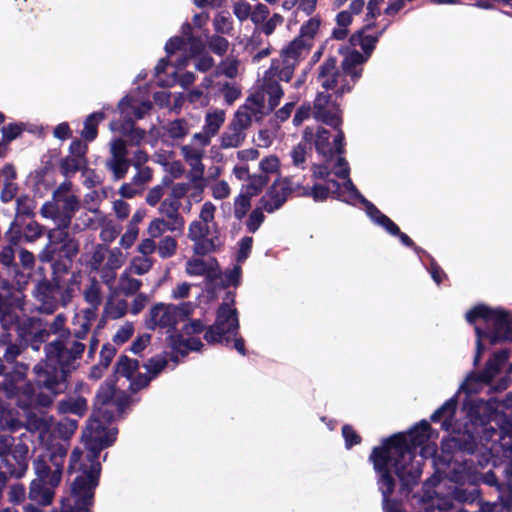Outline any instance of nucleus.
<instances>
[{"label":"nucleus","mask_w":512,"mask_h":512,"mask_svg":"<svg viewBox=\"0 0 512 512\" xmlns=\"http://www.w3.org/2000/svg\"><path fill=\"white\" fill-rule=\"evenodd\" d=\"M170 60L166 59L159 60L155 67V74L158 78V84L161 86H173L176 83L182 87H188L195 81V75L193 72L179 73V70L175 65V60L169 57Z\"/></svg>","instance_id":"5701e85b"},{"label":"nucleus","mask_w":512,"mask_h":512,"mask_svg":"<svg viewBox=\"0 0 512 512\" xmlns=\"http://www.w3.org/2000/svg\"><path fill=\"white\" fill-rule=\"evenodd\" d=\"M456 396L448 399L432 415L431 421L440 423L444 431L452 435L442 441L444 463L451 464L443 478L435 484L436 497L424 512H449L453 502L472 504L480 497L477 485H497L495 474L488 467L492 459L493 445L498 429L492 423L493 407L490 402L471 400L465 404L468 421L461 431L455 419Z\"/></svg>","instance_id":"f257e3e1"},{"label":"nucleus","mask_w":512,"mask_h":512,"mask_svg":"<svg viewBox=\"0 0 512 512\" xmlns=\"http://www.w3.org/2000/svg\"><path fill=\"white\" fill-rule=\"evenodd\" d=\"M264 211L265 210L259 205L252 210L246 220V228L248 232L255 233L260 228L261 224L265 220Z\"/></svg>","instance_id":"69168bd1"},{"label":"nucleus","mask_w":512,"mask_h":512,"mask_svg":"<svg viewBox=\"0 0 512 512\" xmlns=\"http://www.w3.org/2000/svg\"><path fill=\"white\" fill-rule=\"evenodd\" d=\"M192 30L191 24L186 22L181 27L182 36H175L166 43L165 51L168 57H174L180 53L186 55L187 51L195 54L205 48L203 40L194 36Z\"/></svg>","instance_id":"412c9836"},{"label":"nucleus","mask_w":512,"mask_h":512,"mask_svg":"<svg viewBox=\"0 0 512 512\" xmlns=\"http://www.w3.org/2000/svg\"><path fill=\"white\" fill-rule=\"evenodd\" d=\"M98 226L101 227L100 238L105 243L113 242L121 231V226L105 216L100 220Z\"/></svg>","instance_id":"864d4df0"},{"label":"nucleus","mask_w":512,"mask_h":512,"mask_svg":"<svg viewBox=\"0 0 512 512\" xmlns=\"http://www.w3.org/2000/svg\"><path fill=\"white\" fill-rule=\"evenodd\" d=\"M332 95L326 92H318L313 105V116L332 128L341 126V110L339 105L332 101Z\"/></svg>","instance_id":"b1692460"},{"label":"nucleus","mask_w":512,"mask_h":512,"mask_svg":"<svg viewBox=\"0 0 512 512\" xmlns=\"http://www.w3.org/2000/svg\"><path fill=\"white\" fill-rule=\"evenodd\" d=\"M67 317L64 313L57 314L54 319L44 328L48 332V339L51 335H56L54 341L67 339L70 335V329L66 327Z\"/></svg>","instance_id":"a18cd8bd"},{"label":"nucleus","mask_w":512,"mask_h":512,"mask_svg":"<svg viewBox=\"0 0 512 512\" xmlns=\"http://www.w3.org/2000/svg\"><path fill=\"white\" fill-rule=\"evenodd\" d=\"M496 443L500 441L505 457L509 458V463L505 468V474L509 480L512 479V425L509 421L499 426Z\"/></svg>","instance_id":"4c0bfd02"},{"label":"nucleus","mask_w":512,"mask_h":512,"mask_svg":"<svg viewBox=\"0 0 512 512\" xmlns=\"http://www.w3.org/2000/svg\"><path fill=\"white\" fill-rule=\"evenodd\" d=\"M183 226L174 223L172 220L165 219L164 217L154 218L148 225L147 234L151 238H162L163 234L167 231H176L182 229Z\"/></svg>","instance_id":"37998d69"},{"label":"nucleus","mask_w":512,"mask_h":512,"mask_svg":"<svg viewBox=\"0 0 512 512\" xmlns=\"http://www.w3.org/2000/svg\"><path fill=\"white\" fill-rule=\"evenodd\" d=\"M226 119V113L222 109H210L207 111L202 130L196 133V138L204 144H210L213 137H215Z\"/></svg>","instance_id":"c85d7f7f"},{"label":"nucleus","mask_w":512,"mask_h":512,"mask_svg":"<svg viewBox=\"0 0 512 512\" xmlns=\"http://www.w3.org/2000/svg\"><path fill=\"white\" fill-rule=\"evenodd\" d=\"M33 294L37 302V309L41 313L52 314L60 303L63 306L67 304L65 291L60 286L48 281L39 282L34 288Z\"/></svg>","instance_id":"aec40b11"},{"label":"nucleus","mask_w":512,"mask_h":512,"mask_svg":"<svg viewBox=\"0 0 512 512\" xmlns=\"http://www.w3.org/2000/svg\"><path fill=\"white\" fill-rule=\"evenodd\" d=\"M13 313L17 316L16 322H14L13 325H10L8 329H5L2 326L5 332L0 336V352L3 353V358L7 363H13L21 353V347L12 343L11 335L9 333L11 329L19 328V315L14 308Z\"/></svg>","instance_id":"c9c22d12"},{"label":"nucleus","mask_w":512,"mask_h":512,"mask_svg":"<svg viewBox=\"0 0 512 512\" xmlns=\"http://www.w3.org/2000/svg\"><path fill=\"white\" fill-rule=\"evenodd\" d=\"M187 237L193 243V252L198 256L213 253L222 245L219 226L214 229L209 223L196 219L189 224Z\"/></svg>","instance_id":"dca6fc26"},{"label":"nucleus","mask_w":512,"mask_h":512,"mask_svg":"<svg viewBox=\"0 0 512 512\" xmlns=\"http://www.w3.org/2000/svg\"><path fill=\"white\" fill-rule=\"evenodd\" d=\"M320 26L321 19L318 16L311 17L306 21L301 26L299 37L282 49L280 58L272 61L264 76L272 81H290L295 67L308 54L311 40L318 33Z\"/></svg>","instance_id":"9b49d317"},{"label":"nucleus","mask_w":512,"mask_h":512,"mask_svg":"<svg viewBox=\"0 0 512 512\" xmlns=\"http://www.w3.org/2000/svg\"><path fill=\"white\" fill-rule=\"evenodd\" d=\"M57 409L60 414L71 413L78 417H82L87 410V401L83 397L69 398L67 400L60 401Z\"/></svg>","instance_id":"c03bdc74"},{"label":"nucleus","mask_w":512,"mask_h":512,"mask_svg":"<svg viewBox=\"0 0 512 512\" xmlns=\"http://www.w3.org/2000/svg\"><path fill=\"white\" fill-rule=\"evenodd\" d=\"M107 248L101 244H97L93 252L88 260V265L91 270H100V268L104 265V261L106 259Z\"/></svg>","instance_id":"338daca9"},{"label":"nucleus","mask_w":512,"mask_h":512,"mask_svg":"<svg viewBox=\"0 0 512 512\" xmlns=\"http://www.w3.org/2000/svg\"><path fill=\"white\" fill-rule=\"evenodd\" d=\"M132 273L127 269L120 275L117 291L125 296H132L138 292L142 282L139 279L132 277Z\"/></svg>","instance_id":"09e8293b"},{"label":"nucleus","mask_w":512,"mask_h":512,"mask_svg":"<svg viewBox=\"0 0 512 512\" xmlns=\"http://www.w3.org/2000/svg\"><path fill=\"white\" fill-rule=\"evenodd\" d=\"M366 215L377 226L382 227L387 233L397 236L401 243L407 247H413L416 253L421 257V254L427 253L419 247L414 245L413 240L405 233H402L399 227L385 214H383L373 203H368L365 210Z\"/></svg>","instance_id":"a878e982"},{"label":"nucleus","mask_w":512,"mask_h":512,"mask_svg":"<svg viewBox=\"0 0 512 512\" xmlns=\"http://www.w3.org/2000/svg\"><path fill=\"white\" fill-rule=\"evenodd\" d=\"M438 437L428 421L422 420L407 434H396L382 442V446L375 447L370 460L375 466L376 460L384 462V469L397 475L402 483V489L407 493L415 485L422 474V460L431 458L436 471L427 482L435 484L444 476L451 464L441 460L443 450L437 454L434 439Z\"/></svg>","instance_id":"f03ea898"},{"label":"nucleus","mask_w":512,"mask_h":512,"mask_svg":"<svg viewBox=\"0 0 512 512\" xmlns=\"http://www.w3.org/2000/svg\"><path fill=\"white\" fill-rule=\"evenodd\" d=\"M510 352L507 349L500 350L494 353L486 362L484 369L481 372L470 373L465 381L460 386L458 393H465L466 397L463 401V410L465 411V404L471 400H480L490 402L493 407L492 420H496V425L499 424L504 412H499V406L509 408L512 406V393L506 395L505 399L499 401L497 398H489L484 400L474 396L485 388L490 391H503L506 390L510 384V374L512 373V363L505 370L504 367L509 358Z\"/></svg>","instance_id":"0eeeda50"},{"label":"nucleus","mask_w":512,"mask_h":512,"mask_svg":"<svg viewBox=\"0 0 512 512\" xmlns=\"http://www.w3.org/2000/svg\"><path fill=\"white\" fill-rule=\"evenodd\" d=\"M336 134L333 136V140L330 141L331 135L329 130L322 127H306L305 130L312 132V137L309 140V145H313L316 151L324 158L325 163L323 165L333 166L343 150L344 134L340 130V127L334 128Z\"/></svg>","instance_id":"f3484780"},{"label":"nucleus","mask_w":512,"mask_h":512,"mask_svg":"<svg viewBox=\"0 0 512 512\" xmlns=\"http://www.w3.org/2000/svg\"><path fill=\"white\" fill-rule=\"evenodd\" d=\"M27 471V464H21L10 454L0 456V484H4L9 477L21 478Z\"/></svg>","instance_id":"e433bc0d"},{"label":"nucleus","mask_w":512,"mask_h":512,"mask_svg":"<svg viewBox=\"0 0 512 512\" xmlns=\"http://www.w3.org/2000/svg\"><path fill=\"white\" fill-rule=\"evenodd\" d=\"M41 408L36 406L26 409V431L23 432L19 438V442L14 445L10 455L14 457L21 464L28 465V458L31 445L34 444V438L43 446L38 450V454L45 452L48 446L54 443L50 442L51 438V419L46 413H36L33 409Z\"/></svg>","instance_id":"f8f14e48"},{"label":"nucleus","mask_w":512,"mask_h":512,"mask_svg":"<svg viewBox=\"0 0 512 512\" xmlns=\"http://www.w3.org/2000/svg\"><path fill=\"white\" fill-rule=\"evenodd\" d=\"M311 137L312 132L310 130H304L301 141L290 151L292 164L298 169L303 170L306 167L307 156L312 150L311 146L309 145V140Z\"/></svg>","instance_id":"ea45409f"},{"label":"nucleus","mask_w":512,"mask_h":512,"mask_svg":"<svg viewBox=\"0 0 512 512\" xmlns=\"http://www.w3.org/2000/svg\"><path fill=\"white\" fill-rule=\"evenodd\" d=\"M251 197L247 193L239 194L234 200V217L241 221L251 208Z\"/></svg>","instance_id":"bf43d9fd"},{"label":"nucleus","mask_w":512,"mask_h":512,"mask_svg":"<svg viewBox=\"0 0 512 512\" xmlns=\"http://www.w3.org/2000/svg\"><path fill=\"white\" fill-rule=\"evenodd\" d=\"M138 369V361L127 356H121L116 364V374L125 377L128 381Z\"/></svg>","instance_id":"5fc2aeb1"},{"label":"nucleus","mask_w":512,"mask_h":512,"mask_svg":"<svg viewBox=\"0 0 512 512\" xmlns=\"http://www.w3.org/2000/svg\"><path fill=\"white\" fill-rule=\"evenodd\" d=\"M75 326L67 339L45 344V359L34 366L33 372L38 386L46 388L48 393H41L36 398L34 395H28V402H25V405L36 402L42 406H49L56 395L67 389V378L80 365L86 349L82 341L86 339L92 325L77 321Z\"/></svg>","instance_id":"20e7f679"},{"label":"nucleus","mask_w":512,"mask_h":512,"mask_svg":"<svg viewBox=\"0 0 512 512\" xmlns=\"http://www.w3.org/2000/svg\"><path fill=\"white\" fill-rule=\"evenodd\" d=\"M129 404L130 399L126 394L117 392L111 385H105L101 386L97 393L93 413L107 416L108 419H115L124 414Z\"/></svg>","instance_id":"a211bd4d"},{"label":"nucleus","mask_w":512,"mask_h":512,"mask_svg":"<svg viewBox=\"0 0 512 512\" xmlns=\"http://www.w3.org/2000/svg\"><path fill=\"white\" fill-rule=\"evenodd\" d=\"M269 182V178L261 175L260 173L254 174L249 177V182L246 186V193L250 196L257 195Z\"/></svg>","instance_id":"774afa93"},{"label":"nucleus","mask_w":512,"mask_h":512,"mask_svg":"<svg viewBox=\"0 0 512 512\" xmlns=\"http://www.w3.org/2000/svg\"><path fill=\"white\" fill-rule=\"evenodd\" d=\"M209 145L198 140L195 133L191 141L180 148V154L190 168L189 178L192 183L204 180L205 165L203 159L206 154V147Z\"/></svg>","instance_id":"6ab92c4d"},{"label":"nucleus","mask_w":512,"mask_h":512,"mask_svg":"<svg viewBox=\"0 0 512 512\" xmlns=\"http://www.w3.org/2000/svg\"><path fill=\"white\" fill-rule=\"evenodd\" d=\"M164 132L173 140L183 139L190 131V125L185 119H176L163 126Z\"/></svg>","instance_id":"3c124183"},{"label":"nucleus","mask_w":512,"mask_h":512,"mask_svg":"<svg viewBox=\"0 0 512 512\" xmlns=\"http://www.w3.org/2000/svg\"><path fill=\"white\" fill-rule=\"evenodd\" d=\"M106 168L112 172L113 179L118 181L125 177L130 167V161L127 157H109L106 160Z\"/></svg>","instance_id":"603ef678"},{"label":"nucleus","mask_w":512,"mask_h":512,"mask_svg":"<svg viewBox=\"0 0 512 512\" xmlns=\"http://www.w3.org/2000/svg\"><path fill=\"white\" fill-rule=\"evenodd\" d=\"M384 2V0H369L367 4V14L365 22L366 24L361 30H364L367 28L366 34H372V35H379V37L384 33V31L387 29L389 23H386L380 31L377 33H372L371 29L373 24V20L380 15V5Z\"/></svg>","instance_id":"8fccbe9b"},{"label":"nucleus","mask_w":512,"mask_h":512,"mask_svg":"<svg viewBox=\"0 0 512 512\" xmlns=\"http://www.w3.org/2000/svg\"><path fill=\"white\" fill-rule=\"evenodd\" d=\"M104 119V111H97L86 117L83 130L81 131V136L85 141L91 142L96 139L98 135V124Z\"/></svg>","instance_id":"49530a36"},{"label":"nucleus","mask_w":512,"mask_h":512,"mask_svg":"<svg viewBox=\"0 0 512 512\" xmlns=\"http://www.w3.org/2000/svg\"><path fill=\"white\" fill-rule=\"evenodd\" d=\"M66 456V444L50 445L45 452L36 455L33 460L35 478L28 492L31 502L39 506H49L53 502L55 490L62 480Z\"/></svg>","instance_id":"1a4fd4ad"},{"label":"nucleus","mask_w":512,"mask_h":512,"mask_svg":"<svg viewBox=\"0 0 512 512\" xmlns=\"http://www.w3.org/2000/svg\"><path fill=\"white\" fill-rule=\"evenodd\" d=\"M312 171L313 177L324 180V183H316L312 188L305 190V195L311 196L316 202L324 201L331 195L353 206L362 204L366 210L370 201L358 191L349 178L350 168L343 157H338L333 166L315 164Z\"/></svg>","instance_id":"6e6552de"},{"label":"nucleus","mask_w":512,"mask_h":512,"mask_svg":"<svg viewBox=\"0 0 512 512\" xmlns=\"http://www.w3.org/2000/svg\"><path fill=\"white\" fill-rule=\"evenodd\" d=\"M43 231V227L35 221L26 224L22 231L15 229L13 223L6 233V237L12 245H18L22 240L32 243L43 235Z\"/></svg>","instance_id":"473e14b6"},{"label":"nucleus","mask_w":512,"mask_h":512,"mask_svg":"<svg viewBox=\"0 0 512 512\" xmlns=\"http://www.w3.org/2000/svg\"><path fill=\"white\" fill-rule=\"evenodd\" d=\"M85 301L93 307H99L102 303V293L99 283L93 279L89 286L84 290Z\"/></svg>","instance_id":"052dcab7"},{"label":"nucleus","mask_w":512,"mask_h":512,"mask_svg":"<svg viewBox=\"0 0 512 512\" xmlns=\"http://www.w3.org/2000/svg\"><path fill=\"white\" fill-rule=\"evenodd\" d=\"M294 189V183L290 178H278L261 197L258 205L266 212L273 213L283 206Z\"/></svg>","instance_id":"4be33fe9"},{"label":"nucleus","mask_w":512,"mask_h":512,"mask_svg":"<svg viewBox=\"0 0 512 512\" xmlns=\"http://www.w3.org/2000/svg\"><path fill=\"white\" fill-rule=\"evenodd\" d=\"M72 182L65 180L53 193V200L61 205V209L70 212H76L80 208V201L77 196L72 193Z\"/></svg>","instance_id":"f704fd0d"},{"label":"nucleus","mask_w":512,"mask_h":512,"mask_svg":"<svg viewBox=\"0 0 512 512\" xmlns=\"http://www.w3.org/2000/svg\"><path fill=\"white\" fill-rule=\"evenodd\" d=\"M28 371V365L17 362L13 366L11 372H7V368L3 364V360L0 358V375H5V380L3 382L4 389L8 397H17V404L22 409H30L36 406L43 407L42 405L34 402L30 405H25V402H28V395H34L36 398L39 394H47L48 390L44 387H39L35 382L38 392L36 388L32 384H26L22 391H20L19 382H22L25 379L26 373Z\"/></svg>","instance_id":"ddd939ff"},{"label":"nucleus","mask_w":512,"mask_h":512,"mask_svg":"<svg viewBox=\"0 0 512 512\" xmlns=\"http://www.w3.org/2000/svg\"><path fill=\"white\" fill-rule=\"evenodd\" d=\"M51 419V438L52 443H65L67 449L69 448V439L75 433L78 427V421L71 418H63L56 424L53 423V418L48 415Z\"/></svg>","instance_id":"72a5a7b5"},{"label":"nucleus","mask_w":512,"mask_h":512,"mask_svg":"<svg viewBox=\"0 0 512 512\" xmlns=\"http://www.w3.org/2000/svg\"><path fill=\"white\" fill-rule=\"evenodd\" d=\"M114 419L92 413L82 433V440L88 453L86 456L80 448H75L69 459L68 473L76 474L72 481L70 495L66 497L64 512H72L71 504L93 503L95 489L99 484L101 464L100 452L111 446L117 437V428L111 426Z\"/></svg>","instance_id":"7ed1b4c3"},{"label":"nucleus","mask_w":512,"mask_h":512,"mask_svg":"<svg viewBox=\"0 0 512 512\" xmlns=\"http://www.w3.org/2000/svg\"><path fill=\"white\" fill-rule=\"evenodd\" d=\"M103 216L104 215L98 209L82 212L76 219L73 231L76 232L86 228H96Z\"/></svg>","instance_id":"de8ad7c7"},{"label":"nucleus","mask_w":512,"mask_h":512,"mask_svg":"<svg viewBox=\"0 0 512 512\" xmlns=\"http://www.w3.org/2000/svg\"><path fill=\"white\" fill-rule=\"evenodd\" d=\"M48 243L41 250L38 257L41 262H52L57 256L59 245L61 246L69 237H71L68 230L51 229L48 232Z\"/></svg>","instance_id":"2f4dec72"},{"label":"nucleus","mask_w":512,"mask_h":512,"mask_svg":"<svg viewBox=\"0 0 512 512\" xmlns=\"http://www.w3.org/2000/svg\"><path fill=\"white\" fill-rule=\"evenodd\" d=\"M176 250L177 240L170 235L163 236L157 244V253L162 259L174 256Z\"/></svg>","instance_id":"6e6d98bb"},{"label":"nucleus","mask_w":512,"mask_h":512,"mask_svg":"<svg viewBox=\"0 0 512 512\" xmlns=\"http://www.w3.org/2000/svg\"><path fill=\"white\" fill-rule=\"evenodd\" d=\"M367 28L358 30L350 37V44L360 47L363 54L352 50L344 57L341 70L336 66L335 58H328L318 69L317 81L325 91L332 90L337 96L350 92L355 82L361 77L362 65L371 56L379 35L366 34Z\"/></svg>","instance_id":"423d86ee"},{"label":"nucleus","mask_w":512,"mask_h":512,"mask_svg":"<svg viewBox=\"0 0 512 512\" xmlns=\"http://www.w3.org/2000/svg\"><path fill=\"white\" fill-rule=\"evenodd\" d=\"M284 91L278 81L263 76L262 82L245 102L234 112L232 119L220 134L218 141L221 149L241 147L249 128L254 121H260L266 114L278 106Z\"/></svg>","instance_id":"39448f33"},{"label":"nucleus","mask_w":512,"mask_h":512,"mask_svg":"<svg viewBox=\"0 0 512 512\" xmlns=\"http://www.w3.org/2000/svg\"><path fill=\"white\" fill-rule=\"evenodd\" d=\"M213 26L217 33L230 34L233 30V20L228 12H219L213 19Z\"/></svg>","instance_id":"680f3d73"},{"label":"nucleus","mask_w":512,"mask_h":512,"mask_svg":"<svg viewBox=\"0 0 512 512\" xmlns=\"http://www.w3.org/2000/svg\"><path fill=\"white\" fill-rule=\"evenodd\" d=\"M384 462L382 460L375 461V471L378 473V487L382 494L383 510L384 512H404L399 503L390 500V495L394 491L395 480L392 472L384 469Z\"/></svg>","instance_id":"bb28decb"},{"label":"nucleus","mask_w":512,"mask_h":512,"mask_svg":"<svg viewBox=\"0 0 512 512\" xmlns=\"http://www.w3.org/2000/svg\"><path fill=\"white\" fill-rule=\"evenodd\" d=\"M88 146L82 140H74L69 146V153L62 158L60 162V171L66 177L70 178L77 172H82L88 165L87 159Z\"/></svg>","instance_id":"393cba45"},{"label":"nucleus","mask_w":512,"mask_h":512,"mask_svg":"<svg viewBox=\"0 0 512 512\" xmlns=\"http://www.w3.org/2000/svg\"><path fill=\"white\" fill-rule=\"evenodd\" d=\"M465 318L474 325L476 334L474 366L479 364L488 344L512 342V315L508 311L478 304L466 312Z\"/></svg>","instance_id":"9d476101"},{"label":"nucleus","mask_w":512,"mask_h":512,"mask_svg":"<svg viewBox=\"0 0 512 512\" xmlns=\"http://www.w3.org/2000/svg\"><path fill=\"white\" fill-rule=\"evenodd\" d=\"M170 346L174 353L176 354L174 356L175 361H178V355L184 357L190 351H200L201 348L203 347V343L199 338H184L181 335H172L170 337Z\"/></svg>","instance_id":"58836bf2"},{"label":"nucleus","mask_w":512,"mask_h":512,"mask_svg":"<svg viewBox=\"0 0 512 512\" xmlns=\"http://www.w3.org/2000/svg\"><path fill=\"white\" fill-rule=\"evenodd\" d=\"M280 169V161L277 156L264 157L259 162V173L270 179L271 175L277 174Z\"/></svg>","instance_id":"13d9d810"},{"label":"nucleus","mask_w":512,"mask_h":512,"mask_svg":"<svg viewBox=\"0 0 512 512\" xmlns=\"http://www.w3.org/2000/svg\"><path fill=\"white\" fill-rule=\"evenodd\" d=\"M217 267V261L214 258L204 260L202 258H190L185 265V271L190 276H208Z\"/></svg>","instance_id":"a19ab883"},{"label":"nucleus","mask_w":512,"mask_h":512,"mask_svg":"<svg viewBox=\"0 0 512 512\" xmlns=\"http://www.w3.org/2000/svg\"><path fill=\"white\" fill-rule=\"evenodd\" d=\"M209 49L218 56H224L229 48V42L224 37L212 35L207 38Z\"/></svg>","instance_id":"0e129e2a"},{"label":"nucleus","mask_w":512,"mask_h":512,"mask_svg":"<svg viewBox=\"0 0 512 512\" xmlns=\"http://www.w3.org/2000/svg\"><path fill=\"white\" fill-rule=\"evenodd\" d=\"M154 261L151 257L136 256L132 259L127 270L133 274L144 275L153 267Z\"/></svg>","instance_id":"4d7b16f0"},{"label":"nucleus","mask_w":512,"mask_h":512,"mask_svg":"<svg viewBox=\"0 0 512 512\" xmlns=\"http://www.w3.org/2000/svg\"><path fill=\"white\" fill-rule=\"evenodd\" d=\"M151 102L127 95L118 104L117 110L127 123L143 118L151 109Z\"/></svg>","instance_id":"cd10ccee"},{"label":"nucleus","mask_w":512,"mask_h":512,"mask_svg":"<svg viewBox=\"0 0 512 512\" xmlns=\"http://www.w3.org/2000/svg\"><path fill=\"white\" fill-rule=\"evenodd\" d=\"M216 211L217 207L214 203H212L211 201H205L200 207L199 214L196 220L209 223L210 226L215 228V226H219L215 220Z\"/></svg>","instance_id":"e2e57ef3"},{"label":"nucleus","mask_w":512,"mask_h":512,"mask_svg":"<svg viewBox=\"0 0 512 512\" xmlns=\"http://www.w3.org/2000/svg\"><path fill=\"white\" fill-rule=\"evenodd\" d=\"M238 316L235 308L229 303H223L218 311L215 323L204 334L208 343H220L228 346L230 339L238 335Z\"/></svg>","instance_id":"4468645a"},{"label":"nucleus","mask_w":512,"mask_h":512,"mask_svg":"<svg viewBox=\"0 0 512 512\" xmlns=\"http://www.w3.org/2000/svg\"><path fill=\"white\" fill-rule=\"evenodd\" d=\"M193 309L194 305L190 302L179 305L158 303L150 309L147 327L153 330L161 328L170 331L179 321L189 316Z\"/></svg>","instance_id":"2eb2a0df"},{"label":"nucleus","mask_w":512,"mask_h":512,"mask_svg":"<svg viewBox=\"0 0 512 512\" xmlns=\"http://www.w3.org/2000/svg\"><path fill=\"white\" fill-rule=\"evenodd\" d=\"M175 57V65L178 69L185 68L190 63H192L197 71L205 73L209 71L215 64L214 59L205 52V48L201 49L195 54L187 51L186 56L185 54L180 53Z\"/></svg>","instance_id":"c756f323"},{"label":"nucleus","mask_w":512,"mask_h":512,"mask_svg":"<svg viewBox=\"0 0 512 512\" xmlns=\"http://www.w3.org/2000/svg\"><path fill=\"white\" fill-rule=\"evenodd\" d=\"M205 88L212 87L217 93L221 94L228 105L233 104L241 95L240 86L232 80L205 77L202 82Z\"/></svg>","instance_id":"7c9ffc66"},{"label":"nucleus","mask_w":512,"mask_h":512,"mask_svg":"<svg viewBox=\"0 0 512 512\" xmlns=\"http://www.w3.org/2000/svg\"><path fill=\"white\" fill-rule=\"evenodd\" d=\"M181 202L176 201L169 195L160 203L158 211L159 213L174 223L184 226V218L181 216L179 210Z\"/></svg>","instance_id":"79ce46f5"}]
</instances>
